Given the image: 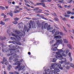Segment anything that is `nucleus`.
<instances>
[{
  "label": "nucleus",
  "mask_w": 74,
  "mask_h": 74,
  "mask_svg": "<svg viewBox=\"0 0 74 74\" xmlns=\"http://www.w3.org/2000/svg\"><path fill=\"white\" fill-rule=\"evenodd\" d=\"M12 36H14V37H15L18 40H20L21 38L22 37V35L19 34L18 35H15L14 34H12Z\"/></svg>",
  "instance_id": "6"
},
{
  "label": "nucleus",
  "mask_w": 74,
  "mask_h": 74,
  "mask_svg": "<svg viewBox=\"0 0 74 74\" xmlns=\"http://www.w3.org/2000/svg\"><path fill=\"white\" fill-rule=\"evenodd\" d=\"M14 74H19V72L16 71H15L14 72Z\"/></svg>",
  "instance_id": "43"
},
{
  "label": "nucleus",
  "mask_w": 74,
  "mask_h": 74,
  "mask_svg": "<svg viewBox=\"0 0 74 74\" xmlns=\"http://www.w3.org/2000/svg\"><path fill=\"white\" fill-rule=\"evenodd\" d=\"M20 12V10H17V9H14V13H15V14H16V13H18V12Z\"/></svg>",
  "instance_id": "12"
},
{
  "label": "nucleus",
  "mask_w": 74,
  "mask_h": 74,
  "mask_svg": "<svg viewBox=\"0 0 74 74\" xmlns=\"http://www.w3.org/2000/svg\"><path fill=\"white\" fill-rule=\"evenodd\" d=\"M14 21H18V20H19V19H18L17 17H16L14 18Z\"/></svg>",
  "instance_id": "36"
},
{
  "label": "nucleus",
  "mask_w": 74,
  "mask_h": 74,
  "mask_svg": "<svg viewBox=\"0 0 74 74\" xmlns=\"http://www.w3.org/2000/svg\"><path fill=\"white\" fill-rule=\"evenodd\" d=\"M9 48H13V45H10L9 46Z\"/></svg>",
  "instance_id": "44"
},
{
  "label": "nucleus",
  "mask_w": 74,
  "mask_h": 74,
  "mask_svg": "<svg viewBox=\"0 0 74 74\" xmlns=\"http://www.w3.org/2000/svg\"><path fill=\"white\" fill-rule=\"evenodd\" d=\"M58 34H59V32H58V31H56V32L55 34H54V36H55V35H58Z\"/></svg>",
  "instance_id": "28"
},
{
  "label": "nucleus",
  "mask_w": 74,
  "mask_h": 74,
  "mask_svg": "<svg viewBox=\"0 0 74 74\" xmlns=\"http://www.w3.org/2000/svg\"><path fill=\"white\" fill-rule=\"evenodd\" d=\"M4 39L5 40V36L2 37V36H0V40L1 41H3V40Z\"/></svg>",
  "instance_id": "10"
},
{
  "label": "nucleus",
  "mask_w": 74,
  "mask_h": 74,
  "mask_svg": "<svg viewBox=\"0 0 74 74\" xmlns=\"http://www.w3.org/2000/svg\"><path fill=\"white\" fill-rule=\"evenodd\" d=\"M14 65H18V66H19L21 65V64L20 63V61H17L14 64Z\"/></svg>",
  "instance_id": "13"
},
{
  "label": "nucleus",
  "mask_w": 74,
  "mask_h": 74,
  "mask_svg": "<svg viewBox=\"0 0 74 74\" xmlns=\"http://www.w3.org/2000/svg\"><path fill=\"white\" fill-rule=\"evenodd\" d=\"M73 0H70V1L68 2V3H71Z\"/></svg>",
  "instance_id": "54"
},
{
  "label": "nucleus",
  "mask_w": 74,
  "mask_h": 74,
  "mask_svg": "<svg viewBox=\"0 0 74 74\" xmlns=\"http://www.w3.org/2000/svg\"><path fill=\"white\" fill-rule=\"evenodd\" d=\"M57 67H58V69H59V68L61 70H63V68H62V67H58V66H57Z\"/></svg>",
  "instance_id": "48"
},
{
  "label": "nucleus",
  "mask_w": 74,
  "mask_h": 74,
  "mask_svg": "<svg viewBox=\"0 0 74 74\" xmlns=\"http://www.w3.org/2000/svg\"><path fill=\"white\" fill-rule=\"evenodd\" d=\"M44 29H47V30H48V23H45L44 22H43L42 23V26H41V28L42 30H43L44 29Z\"/></svg>",
  "instance_id": "3"
},
{
  "label": "nucleus",
  "mask_w": 74,
  "mask_h": 74,
  "mask_svg": "<svg viewBox=\"0 0 74 74\" xmlns=\"http://www.w3.org/2000/svg\"><path fill=\"white\" fill-rule=\"evenodd\" d=\"M24 8L25 10H27V7H25Z\"/></svg>",
  "instance_id": "58"
},
{
  "label": "nucleus",
  "mask_w": 74,
  "mask_h": 74,
  "mask_svg": "<svg viewBox=\"0 0 74 74\" xmlns=\"http://www.w3.org/2000/svg\"><path fill=\"white\" fill-rule=\"evenodd\" d=\"M52 15H53V16H57V15H56V14L55 13H52Z\"/></svg>",
  "instance_id": "31"
},
{
  "label": "nucleus",
  "mask_w": 74,
  "mask_h": 74,
  "mask_svg": "<svg viewBox=\"0 0 74 74\" xmlns=\"http://www.w3.org/2000/svg\"><path fill=\"white\" fill-rule=\"evenodd\" d=\"M58 2L60 3H64L63 1H59Z\"/></svg>",
  "instance_id": "50"
},
{
  "label": "nucleus",
  "mask_w": 74,
  "mask_h": 74,
  "mask_svg": "<svg viewBox=\"0 0 74 74\" xmlns=\"http://www.w3.org/2000/svg\"><path fill=\"white\" fill-rule=\"evenodd\" d=\"M71 12L67 11V14L68 15H69V14H71Z\"/></svg>",
  "instance_id": "32"
},
{
  "label": "nucleus",
  "mask_w": 74,
  "mask_h": 74,
  "mask_svg": "<svg viewBox=\"0 0 74 74\" xmlns=\"http://www.w3.org/2000/svg\"><path fill=\"white\" fill-rule=\"evenodd\" d=\"M11 40H15V41H16V42H17L18 43V41H19V39H17V40L16 39V38H15L14 37H11Z\"/></svg>",
  "instance_id": "9"
},
{
  "label": "nucleus",
  "mask_w": 74,
  "mask_h": 74,
  "mask_svg": "<svg viewBox=\"0 0 74 74\" xmlns=\"http://www.w3.org/2000/svg\"><path fill=\"white\" fill-rule=\"evenodd\" d=\"M67 46L69 48H71V45H70V44H67Z\"/></svg>",
  "instance_id": "42"
},
{
  "label": "nucleus",
  "mask_w": 74,
  "mask_h": 74,
  "mask_svg": "<svg viewBox=\"0 0 74 74\" xmlns=\"http://www.w3.org/2000/svg\"><path fill=\"white\" fill-rule=\"evenodd\" d=\"M40 2H47V1H46L45 0H42Z\"/></svg>",
  "instance_id": "52"
},
{
  "label": "nucleus",
  "mask_w": 74,
  "mask_h": 74,
  "mask_svg": "<svg viewBox=\"0 0 74 74\" xmlns=\"http://www.w3.org/2000/svg\"><path fill=\"white\" fill-rule=\"evenodd\" d=\"M70 61H71V62L72 61V58L70 57V59H69Z\"/></svg>",
  "instance_id": "60"
},
{
  "label": "nucleus",
  "mask_w": 74,
  "mask_h": 74,
  "mask_svg": "<svg viewBox=\"0 0 74 74\" xmlns=\"http://www.w3.org/2000/svg\"><path fill=\"white\" fill-rule=\"evenodd\" d=\"M68 55H69V57H70H70H71V53H69Z\"/></svg>",
  "instance_id": "55"
},
{
  "label": "nucleus",
  "mask_w": 74,
  "mask_h": 74,
  "mask_svg": "<svg viewBox=\"0 0 74 74\" xmlns=\"http://www.w3.org/2000/svg\"><path fill=\"white\" fill-rule=\"evenodd\" d=\"M25 68V66H20L18 65L17 66H16L15 67V69H18V71H21V70H22L23 69Z\"/></svg>",
  "instance_id": "4"
},
{
  "label": "nucleus",
  "mask_w": 74,
  "mask_h": 74,
  "mask_svg": "<svg viewBox=\"0 0 74 74\" xmlns=\"http://www.w3.org/2000/svg\"><path fill=\"white\" fill-rule=\"evenodd\" d=\"M27 29V27H26V25H24V29L23 30V32H22V30H20L19 32V33H24V34L25 33V32L26 31V30Z\"/></svg>",
  "instance_id": "7"
},
{
  "label": "nucleus",
  "mask_w": 74,
  "mask_h": 74,
  "mask_svg": "<svg viewBox=\"0 0 74 74\" xmlns=\"http://www.w3.org/2000/svg\"><path fill=\"white\" fill-rule=\"evenodd\" d=\"M10 53H12V54L13 53L14 54V53H16V52L15 50H13V51H10Z\"/></svg>",
  "instance_id": "16"
},
{
  "label": "nucleus",
  "mask_w": 74,
  "mask_h": 74,
  "mask_svg": "<svg viewBox=\"0 0 74 74\" xmlns=\"http://www.w3.org/2000/svg\"><path fill=\"white\" fill-rule=\"evenodd\" d=\"M13 24H15V25H16L18 24V22L17 21H15L13 22Z\"/></svg>",
  "instance_id": "30"
},
{
  "label": "nucleus",
  "mask_w": 74,
  "mask_h": 74,
  "mask_svg": "<svg viewBox=\"0 0 74 74\" xmlns=\"http://www.w3.org/2000/svg\"><path fill=\"white\" fill-rule=\"evenodd\" d=\"M55 31H56V29H54L53 30H52V34H53L55 33Z\"/></svg>",
  "instance_id": "34"
},
{
  "label": "nucleus",
  "mask_w": 74,
  "mask_h": 74,
  "mask_svg": "<svg viewBox=\"0 0 74 74\" xmlns=\"http://www.w3.org/2000/svg\"><path fill=\"white\" fill-rule=\"evenodd\" d=\"M2 52H4L5 53V52H8V51H9V50H7L5 51V49H2Z\"/></svg>",
  "instance_id": "14"
},
{
  "label": "nucleus",
  "mask_w": 74,
  "mask_h": 74,
  "mask_svg": "<svg viewBox=\"0 0 74 74\" xmlns=\"http://www.w3.org/2000/svg\"><path fill=\"white\" fill-rule=\"evenodd\" d=\"M62 56H65V57H66V54H64L63 53H62Z\"/></svg>",
  "instance_id": "49"
},
{
  "label": "nucleus",
  "mask_w": 74,
  "mask_h": 74,
  "mask_svg": "<svg viewBox=\"0 0 74 74\" xmlns=\"http://www.w3.org/2000/svg\"><path fill=\"white\" fill-rule=\"evenodd\" d=\"M70 66L69 65H67L66 66V69L67 70H69V69H70Z\"/></svg>",
  "instance_id": "19"
},
{
  "label": "nucleus",
  "mask_w": 74,
  "mask_h": 74,
  "mask_svg": "<svg viewBox=\"0 0 74 74\" xmlns=\"http://www.w3.org/2000/svg\"><path fill=\"white\" fill-rule=\"evenodd\" d=\"M51 1H52V0H47V2H49V3H50V2H51Z\"/></svg>",
  "instance_id": "53"
},
{
  "label": "nucleus",
  "mask_w": 74,
  "mask_h": 74,
  "mask_svg": "<svg viewBox=\"0 0 74 74\" xmlns=\"http://www.w3.org/2000/svg\"><path fill=\"white\" fill-rule=\"evenodd\" d=\"M71 14L72 15H74V11L73 12H71Z\"/></svg>",
  "instance_id": "62"
},
{
  "label": "nucleus",
  "mask_w": 74,
  "mask_h": 74,
  "mask_svg": "<svg viewBox=\"0 0 74 74\" xmlns=\"http://www.w3.org/2000/svg\"><path fill=\"white\" fill-rule=\"evenodd\" d=\"M9 73L10 74H14V73H13L12 72H10Z\"/></svg>",
  "instance_id": "59"
},
{
  "label": "nucleus",
  "mask_w": 74,
  "mask_h": 74,
  "mask_svg": "<svg viewBox=\"0 0 74 74\" xmlns=\"http://www.w3.org/2000/svg\"><path fill=\"white\" fill-rule=\"evenodd\" d=\"M0 23V24L2 25H4L5 24V23L4 22H3L2 21H1Z\"/></svg>",
  "instance_id": "25"
},
{
  "label": "nucleus",
  "mask_w": 74,
  "mask_h": 74,
  "mask_svg": "<svg viewBox=\"0 0 74 74\" xmlns=\"http://www.w3.org/2000/svg\"><path fill=\"white\" fill-rule=\"evenodd\" d=\"M64 61H62L61 62H60V63H61V64H63V63H64Z\"/></svg>",
  "instance_id": "57"
},
{
  "label": "nucleus",
  "mask_w": 74,
  "mask_h": 74,
  "mask_svg": "<svg viewBox=\"0 0 74 74\" xmlns=\"http://www.w3.org/2000/svg\"><path fill=\"white\" fill-rule=\"evenodd\" d=\"M62 49H57V51H58V52H57L56 53V54L57 55H56V58L59 59V58H62V59H63V58L62 57V55L60 54V53L62 52H63V51L62 50Z\"/></svg>",
  "instance_id": "2"
},
{
  "label": "nucleus",
  "mask_w": 74,
  "mask_h": 74,
  "mask_svg": "<svg viewBox=\"0 0 74 74\" xmlns=\"http://www.w3.org/2000/svg\"><path fill=\"white\" fill-rule=\"evenodd\" d=\"M44 14L45 15H47V16H48L49 15V13H44Z\"/></svg>",
  "instance_id": "51"
},
{
  "label": "nucleus",
  "mask_w": 74,
  "mask_h": 74,
  "mask_svg": "<svg viewBox=\"0 0 74 74\" xmlns=\"http://www.w3.org/2000/svg\"><path fill=\"white\" fill-rule=\"evenodd\" d=\"M54 20L56 21H59V20L58 18L56 17L54 18Z\"/></svg>",
  "instance_id": "33"
},
{
  "label": "nucleus",
  "mask_w": 74,
  "mask_h": 74,
  "mask_svg": "<svg viewBox=\"0 0 74 74\" xmlns=\"http://www.w3.org/2000/svg\"><path fill=\"white\" fill-rule=\"evenodd\" d=\"M37 25L38 27H39L41 26V24H40V23H37Z\"/></svg>",
  "instance_id": "39"
},
{
  "label": "nucleus",
  "mask_w": 74,
  "mask_h": 74,
  "mask_svg": "<svg viewBox=\"0 0 74 74\" xmlns=\"http://www.w3.org/2000/svg\"><path fill=\"white\" fill-rule=\"evenodd\" d=\"M62 20H63V21H67V20L66 19V17L63 18H62Z\"/></svg>",
  "instance_id": "40"
},
{
  "label": "nucleus",
  "mask_w": 74,
  "mask_h": 74,
  "mask_svg": "<svg viewBox=\"0 0 74 74\" xmlns=\"http://www.w3.org/2000/svg\"><path fill=\"white\" fill-rule=\"evenodd\" d=\"M3 73L4 74H7V73H6V72H5V71H3Z\"/></svg>",
  "instance_id": "64"
},
{
  "label": "nucleus",
  "mask_w": 74,
  "mask_h": 74,
  "mask_svg": "<svg viewBox=\"0 0 74 74\" xmlns=\"http://www.w3.org/2000/svg\"><path fill=\"white\" fill-rule=\"evenodd\" d=\"M9 43H13L14 44H15V45H16V44H18V42H16L15 41H9Z\"/></svg>",
  "instance_id": "8"
},
{
  "label": "nucleus",
  "mask_w": 74,
  "mask_h": 74,
  "mask_svg": "<svg viewBox=\"0 0 74 74\" xmlns=\"http://www.w3.org/2000/svg\"><path fill=\"white\" fill-rule=\"evenodd\" d=\"M16 8H19V6H16Z\"/></svg>",
  "instance_id": "61"
},
{
  "label": "nucleus",
  "mask_w": 74,
  "mask_h": 74,
  "mask_svg": "<svg viewBox=\"0 0 74 74\" xmlns=\"http://www.w3.org/2000/svg\"><path fill=\"white\" fill-rule=\"evenodd\" d=\"M15 33L17 34H20L19 33V30L16 29L15 31Z\"/></svg>",
  "instance_id": "15"
},
{
  "label": "nucleus",
  "mask_w": 74,
  "mask_h": 74,
  "mask_svg": "<svg viewBox=\"0 0 74 74\" xmlns=\"http://www.w3.org/2000/svg\"><path fill=\"white\" fill-rule=\"evenodd\" d=\"M41 5H42L43 7H46V6H45V4L44 3H42Z\"/></svg>",
  "instance_id": "17"
},
{
  "label": "nucleus",
  "mask_w": 74,
  "mask_h": 74,
  "mask_svg": "<svg viewBox=\"0 0 74 74\" xmlns=\"http://www.w3.org/2000/svg\"><path fill=\"white\" fill-rule=\"evenodd\" d=\"M58 66H61V64L60 63H53L51 65V70H52V72H54L55 74H59V73H57L58 72H60V70L58 68H59L58 67H56L55 68V67Z\"/></svg>",
  "instance_id": "1"
},
{
  "label": "nucleus",
  "mask_w": 74,
  "mask_h": 74,
  "mask_svg": "<svg viewBox=\"0 0 74 74\" xmlns=\"http://www.w3.org/2000/svg\"><path fill=\"white\" fill-rule=\"evenodd\" d=\"M64 41V43H68V41L66 39H63Z\"/></svg>",
  "instance_id": "29"
},
{
  "label": "nucleus",
  "mask_w": 74,
  "mask_h": 74,
  "mask_svg": "<svg viewBox=\"0 0 74 74\" xmlns=\"http://www.w3.org/2000/svg\"><path fill=\"white\" fill-rule=\"evenodd\" d=\"M56 38H59L60 39L62 38V37L60 36H56Z\"/></svg>",
  "instance_id": "22"
},
{
  "label": "nucleus",
  "mask_w": 74,
  "mask_h": 74,
  "mask_svg": "<svg viewBox=\"0 0 74 74\" xmlns=\"http://www.w3.org/2000/svg\"><path fill=\"white\" fill-rule=\"evenodd\" d=\"M0 9H1V10H4L5 9V8L3 7V6H0Z\"/></svg>",
  "instance_id": "21"
},
{
  "label": "nucleus",
  "mask_w": 74,
  "mask_h": 74,
  "mask_svg": "<svg viewBox=\"0 0 74 74\" xmlns=\"http://www.w3.org/2000/svg\"><path fill=\"white\" fill-rule=\"evenodd\" d=\"M13 58H18V56H17L16 54H14V55Z\"/></svg>",
  "instance_id": "26"
},
{
  "label": "nucleus",
  "mask_w": 74,
  "mask_h": 74,
  "mask_svg": "<svg viewBox=\"0 0 74 74\" xmlns=\"http://www.w3.org/2000/svg\"><path fill=\"white\" fill-rule=\"evenodd\" d=\"M3 61L4 62H5L7 61V58L5 57H3Z\"/></svg>",
  "instance_id": "18"
},
{
  "label": "nucleus",
  "mask_w": 74,
  "mask_h": 74,
  "mask_svg": "<svg viewBox=\"0 0 74 74\" xmlns=\"http://www.w3.org/2000/svg\"><path fill=\"white\" fill-rule=\"evenodd\" d=\"M56 60L55 58H54L53 59V62H56Z\"/></svg>",
  "instance_id": "47"
},
{
  "label": "nucleus",
  "mask_w": 74,
  "mask_h": 74,
  "mask_svg": "<svg viewBox=\"0 0 74 74\" xmlns=\"http://www.w3.org/2000/svg\"><path fill=\"white\" fill-rule=\"evenodd\" d=\"M57 48H58V47H55V48H54L53 49V51H56V49H57Z\"/></svg>",
  "instance_id": "35"
},
{
  "label": "nucleus",
  "mask_w": 74,
  "mask_h": 74,
  "mask_svg": "<svg viewBox=\"0 0 74 74\" xmlns=\"http://www.w3.org/2000/svg\"><path fill=\"white\" fill-rule=\"evenodd\" d=\"M17 60H18V59H14L13 60L14 62H16Z\"/></svg>",
  "instance_id": "46"
},
{
  "label": "nucleus",
  "mask_w": 74,
  "mask_h": 74,
  "mask_svg": "<svg viewBox=\"0 0 74 74\" xmlns=\"http://www.w3.org/2000/svg\"><path fill=\"white\" fill-rule=\"evenodd\" d=\"M70 66L71 67H72L73 68H74V64L72 63H71L70 64Z\"/></svg>",
  "instance_id": "23"
},
{
  "label": "nucleus",
  "mask_w": 74,
  "mask_h": 74,
  "mask_svg": "<svg viewBox=\"0 0 74 74\" xmlns=\"http://www.w3.org/2000/svg\"><path fill=\"white\" fill-rule=\"evenodd\" d=\"M9 15L11 17H12L13 16V14L11 12H10V13H9Z\"/></svg>",
  "instance_id": "27"
},
{
  "label": "nucleus",
  "mask_w": 74,
  "mask_h": 74,
  "mask_svg": "<svg viewBox=\"0 0 74 74\" xmlns=\"http://www.w3.org/2000/svg\"><path fill=\"white\" fill-rule=\"evenodd\" d=\"M63 42V40L62 39L57 40L56 42V44L54 45V46H55L56 45H59V44H62Z\"/></svg>",
  "instance_id": "5"
},
{
  "label": "nucleus",
  "mask_w": 74,
  "mask_h": 74,
  "mask_svg": "<svg viewBox=\"0 0 74 74\" xmlns=\"http://www.w3.org/2000/svg\"><path fill=\"white\" fill-rule=\"evenodd\" d=\"M9 63V62H8L7 61L5 63V65H8V64Z\"/></svg>",
  "instance_id": "45"
},
{
  "label": "nucleus",
  "mask_w": 74,
  "mask_h": 74,
  "mask_svg": "<svg viewBox=\"0 0 74 74\" xmlns=\"http://www.w3.org/2000/svg\"><path fill=\"white\" fill-rule=\"evenodd\" d=\"M42 4V2L40 3H38L36 4V5H41V4Z\"/></svg>",
  "instance_id": "38"
},
{
  "label": "nucleus",
  "mask_w": 74,
  "mask_h": 74,
  "mask_svg": "<svg viewBox=\"0 0 74 74\" xmlns=\"http://www.w3.org/2000/svg\"><path fill=\"white\" fill-rule=\"evenodd\" d=\"M71 19H74V16H72L71 17Z\"/></svg>",
  "instance_id": "63"
},
{
  "label": "nucleus",
  "mask_w": 74,
  "mask_h": 74,
  "mask_svg": "<svg viewBox=\"0 0 74 74\" xmlns=\"http://www.w3.org/2000/svg\"><path fill=\"white\" fill-rule=\"evenodd\" d=\"M16 47H17V48H19V47L18 46H17V45L14 46H13V48H16Z\"/></svg>",
  "instance_id": "20"
},
{
  "label": "nucleus",
  "mask_w": 74,
  "mask_h": 74,
  "mask_svg": "<svg viewBox=\"0 0 74 74\" xmlns=\"http://www.w3.org/2000/svg\"><path fill=\"white\" fill-rule=\"evenodd\" d=\"M50 27H51V25H48V27H47L48 31H49V30H52V29H53V27H51V28H50Z\"/></svg>",
  "instance_id": "11"
},
{
  "label": "nucleus",
  "mask_w": 74,
  "mask_h": 74,
  "mask_svg": "<svg viewBox=\"0 0 74 74\" xmlns=\"http://www.w3.org/2000/svg\"><path fill=\"white\" fill-rule=\"evenodd\" d=\"M25 69H23L22 71V73H24L25 72Z\"/></svg>",
  "instance_id": "56"
},
{
  "label": "nucleus",
  "mask_w": 74,
  "mask_h": 74,
  "mask_svg": "<svg viewBox=\"0 0 74 74\" xmlns=\"http://www.w3.org/2000/svg\"><path fill=\"white\" fill-rule=\"evenodd\" d=\"M39 8H36L34 9H31L32 10H33V11H36V10H38L39 9Z\"/></svg>",
  "instance_id": "41"
},
{
  "label": "nucleus",
  "mask_w": 74,
  "mask_h": 74,
  "mask_svg": "<svg viewBox=\"0 0 74 74\" xmlns=\"http://www.w3.org/2000/svg\"><path fill=\"white\" fill-rule=\"evenodd\" d=\"M9 67H8V70H10L11 69V68L12 67V66H11V65H9Z\"/></svg>",
  "instance_id": "24"
},
{
  "label": "nucleus",
  "mask_w": 74,
  "mask_h": 74,
  "mask_svg": "<svg viewBox=\"0 0 74 74\" xmlns=\"http://www.w3.org/2000/svg\"><path fill=\"white\" fill-rule=\"evenodd\" d=\"M70 15H67V14H66L64 15L65 17H70Z\"/></svg>",
  "instance_id": "37"
}]
</instances>
